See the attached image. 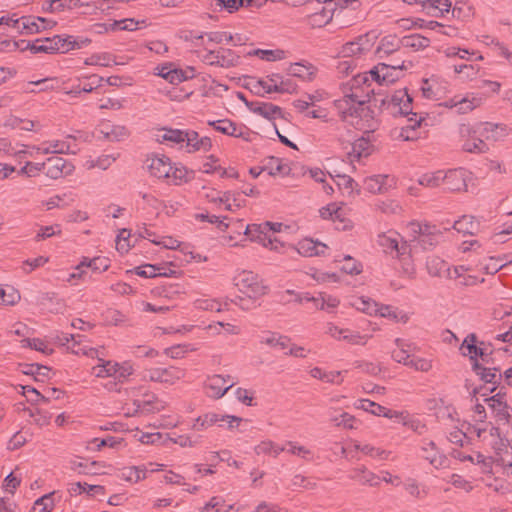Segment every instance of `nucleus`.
<instances>
[{
	"instance_id": "62",
	"label": "nucleus",
	"mask_w": 512,
	"mask_h": 512,
	"mask_svg": "<svg viewBox=\"0 0 512 512\" xmlns=\"http://www.w3.org/2000/svg\"><path fill=\"white\" fill-rule=\"evenodd\" d=\"M484 102V97L479 93H467L462 98H459V113L465 114L471 112L477 107H480Z\"/></svg>"
},
{
	"instance_id": "8",
	"label": "nucleus",
	"mask_w": 512,
	"mask_h": 512,
	"mask_svg": "<svg viewBox=\"0 0 512 512\" xmlns=\"http://www.w3.org/2000/svg\"><path fill=\"white\" fill-rule=\"evenodd\" d=\"M289 227L281 222L265 221L263 223L248 224L245 228L246 235L251 242L258 243L262 247L274 252H281L284 243L275 234L286 231Z\"/></svg>"
},
{
	"instance_id": "15",
	"label": "nucleus",
	"mask_w": 512,
	"mask_h": 512,
	"mask_svg": "<svg viewBox=\"0 0 512 512\" xmlns=\"http://www.w3.org/2000/svg\"><path fill=\"white\" fill-rule=\"evenodd\" d=\"M377 35L374 32H368L358 36L356 39L345 43L340 51L341 57L362 58L366 56L374 47Z\"/></svg>"
},
{
	"instance_id": "28",
	"label": "nucleus",
	"mask_w": 512,
	"mask_h": 512,
	"mask_svg": "<svg viewBox=\"0 0 512 512\" xmlns=\"http://www.w3.org/2000/svg\"><path fill=\"white\" fill-rule=\"evenodd\" d=\"M294 249L303 257L326 256L329 252L327 244L308 237L299 240Z\"/></svg>"
},
{
	"instance_id": "38",
	"label": "nucleus",
	"mask_w": 512,
	"mask_h": 512,
	"mask_svg": "<svg viewBox=\"0 0 512 512\" xmlns=\"http://www.w3.org/2000/svg\"><path fill=\"white\" fill-rule=\"evenodd\" d=\"M460 352L463 356L470 358L472 365L476 361L484 362L487 357L482 349L476 345V337L474 334L467 335L460 346Z\"/></svg>"
},
{
	"instance_id": "27",
	"label": "nucleus",
	"mask_w": 512,
	"mask_h": 512,
	"mask_svg": "<svg viewBox=\"0 0 512 512\" xmlns=\"http://www.w3.org/2000/svg\"><path fill=\"white\" fill-rule=\"evenodd\" d=\"M44 163L46 176L50 179L56 180L71 175L75 170L70 161L61 157H49Z\"/></svg>"
},
{
	"instance_id": "48",
	"label": "nucleus",
	"mask_w": 512,
	"mask_h": 512,
	"mask_svg": "<svg viewBox=\"0 0 512 512\" xmlns=\"http://www.w3.org/2000/svg\"><path fill=\"white\" fill-rule=\"evenodd\" d=\"M377 303L367 296H353L348 300V305L368 316H374L377 311Z\"/></svg>"
},
{
	"instance_id": "58",
	"label": "nucleus",
	"mask_w": 512,
	"mask_h": 512,
	"mask_svg": "<svg viewBox=\"0 0 512 512\" xmlns=\"http://www.w3.org/2000/svg\"><path fill=\"white\" fill-rule=\"evenodd\" d=\"M350 478L369 486H378L381 482L380 475L367 470L365 467L355 468L351 472Z\"/></svg>"
},
{
	"instance_id": "44",
	"label": "nucleus",
	"mask_w": 512,
	"mask_h": 512,
	"mask_svg": "<svg viewBox=\"0 0 512 512\" xmlns=\"http://www.w3.org/2000/svg\"><path fill=\"white\" fill-rule=\"evenodd\" d=\"M347 372V370L327 371L320 367H313L309 370V374L312 378L320 380L324 383L337 385L341 384L344 381V374Z\"/></svg>"
},
{
	"instance_id": "47",
	"label": "nucleus",
	"mask_w": 512,
	"mask_h": 512,
	"mask_svg": "<svg viewBox=\"0 0 512 512\" xmlns=\"http://www.w3.org/2000/svg\"><path fill=\"white\" fill-rule=\"evenodd\" d=\"M422 457L435 468L443 467L445 457L432 441H424L421 447Z\"/></svg>"
},
{
	"instance_id": "26",
	"label": "nucleus",
	"mask_w": 512,
	"mask_h": 512,
	"mask_svg": "<svg viewBox=\"0 0 512 512\" xmlns=\"http://www.w3.org/2000/svg\"><path fill=\"white\" fill-rule=\"evenodd\" d=\"M65 45L64 36L55 35L49 38L37 39L29 44L28 48L32 53H67Z\"/></svg>"
},
{
	"instance_id": "46",
	"label": "nucleus",
	"mask_w": 512,
	"mask_h": 512,
	"mask_svg": "<svg viewBox=\"0 0 512 512\" xmlns=\"http://www.w3.org/2000/svg\"><path fill=\"white\" fill-rule=\"evenodd\" d=\"M193 307L196 310L208 311V312H221L227 306V301H223L219 298H212L209 296H201L193 301Z\"/></svg>"
},
{
	"instance_id": "33",
	"label": "nucleus",
	"mask_w": 512,
	"mask_h": 512,
	"mask_svg": "<svg viewBox=\"0 0 512 512\" xmlns=\"http://www.w3.org/2000/svg\"><path fill=\"white\" fill-rule=\"evenodd\" d=\"M417 251L411 246L407 249V245L397 252L395 255L399 262L400 272L403 276L413 278L416 273V267L414 263V257Z\"/></svg>"
},
{
	"instance_id": "4",
	"label": "nucleus",
	"mask_w": 512,
	"mask_h": 512,
	"mask_svg": "<svg viewBox=\"0 0 512 512\" xmlns=\"http://www.w3.org/2000/svg\"><path fill=\"white\" fill-rule=\"evenodd\" d=\"M151 136L159 144L176 146L189 153L207 152L212 148V140L207 136L200 137L194 130L159 127L151 131Z\"/></svg>"
},
{
	"instance_id": "53",
	"label": "nucleus",
	"mask_w": 512,
	"mask_h": 512,
	"mask_svg": "<svg viewBox=\"0 0 512 512\" xmlns=\"http://www.w3.org/2000/svg\"><path fill=\"white\" fill-rule=\"evenodd\" d=\"M86 66L111 67L117 64L115 56L110 52H95L87 56L84 61Z\"/></svg>"
},
{
	"instance_id": "34",
	"label": "nucleus",
	"mask_w": 512,
	"mask_h": 512,
	"mask_svg": "<svg viewBox=\"0 0 512 512\" xmlns=\"http://www.w3.org/2000/svg\"><path fill=\"white\" fill-rule=\"evenodd\" d=\"M128 272L134 273L137 276L143 278H153L156 276H175L177 272L173 270L171 267L166 265H153V264H145L138 267H135L133 270H129Z\"/></svg>"
},
{
	"instance_id": "23",
	"label": "nucleus",
	"mask_w": 512,
	"mask_h": 512,
	"mask_svg": "<svg viewBox=\"0 0 512 512\" xmlns=\"http://www.w3.org/2000/svg\"><path fill=\"white\" fill-rule=\"evenodd\" d=\"M377 128L378 126L375 129L369 131L360 129L364 132V135L352 142L351 150L348 152V155L352 160H361L362 158H367L374 152L375 146L371 132H374Z\"/></svg>"
},
{
	"instance_id": "42",
	"label": "nucleus",
	"mask_w": 512,
	"mask_h": 512,
	"mask_svg": "<svg viewBox=\"0 0 512 512\" xmlns=\"http://www.w3.org/2000/svg\"><path fill=\"white\" fill-rule=\"evenodd\" d=\"M217 54L216 67L230 69L237 67L242 63V57L240 54L230 48H218Z\"/></svg>"
},
{
	"instance_id": "35",
	"label": "nucleus",
	"mask_w": 512,
	"mask_h": 512,
	"mask_svg": "<svg viewBox=\"0 0 512 512\" xmlns=\"http://www.w3.org/2000/svg\"><path fill=\"white\" fill-rule=\"evenodd\" d=\"M97 130L109 141H123L129 136V130L125 126L112 124L109 121L102 122Z\"/></svg>"
},
{
	"instance_id": "22",
	"label": "nucleus",
	"mask_w": 512,
	"mask_h": 512,
	"mask_svg": "<svg viewBox=\"0 0 512 512\" xmlns=\"http://www.w3.org/2000/svg\"><path fill=\"white\" fill-rule=\"evenodd\" d=\"M409 229L412 233V239H410L411 247L417 251L418 246L423 249H427L437 242V235L430 231V227L427 225H421L419 223H410Z\"/></svg>"
},
{
	"instance_id": "3",
	"label": "nucleus",
	"mask_w": 512,
	"mask_h": 512,
	"mask_svg": "<svg viewBox=\"0 0 512 512\" xmlns=\"http://www.w3.org/2000/svg\"><path fill=\"white\" fill-rule=\"evenodd\" d=\"M233 285L240 293L234 302L242 310L258 307L261 299L269 292V286L265 280L259 274L246 269L235 273Z\"/></svg>"
},
{
	"instance_id": "14",
	"label": "nucleus",
	"mask_w": 512,
	"mask_h": 512,
	"mask_svg": "<svg viewBox=\"0 0 512 512\" xmlns=\"http://www.w3.org/2000/svg\"><path fill=\"white\" fill-rule=\"evenodd\" d=\"M140 389L131 388L127 390V402L123 405V414L127 417H133L143 413H149L153 411L152 400L153 395L141 393Z\"/></svg>"
},
{
	"instance_id": "59",
	"label": "nucleus",
	"mask_w": 512,
	"mask_h": 512,
	"mask_svg": "<svg viewBox=\"0 0 512 512\" xmlns=\"http://www.w3.org/2000/svg\"><path fill=\"white\" fill-rule=\"evenodd\" d=\"M97 465L104 466V462L89 461L80 457H74L69 461V468L79 474H97L94 470Z\"/></svg>"
},
{
	"instance_id": "19",
	"label": "nucleus",
	"mask_w": 512,
	"mask_h": 512,
	"mask_svg": "<svg viewBox=\"0 0 512 512\" xmlns=\"http://www.w3.org/2000/svg\"><path fill=\"white\" fill-rule=\"evenodd\" d=\"M186 370L177 366H169L167 368H150L144 373V378L153 382L165 385H174L186 377Z\"/></svg>"
},
{
	"instance_id": "16",
	"label": "nucleus",
	"mask_w": 512,
	"mask_h": 512,
	"mask_svg": "<svg viewBox=\"0 0 512 512\" xmlns=\"http://www.w3.org/2000/svg\"><path fill=\"white\" fill-rule=\"evenodd\" d=\"M154 74L160 76L170 84L177 85L193 79L196 76V70L192 66L179 68L172 62H166L155 67Z\"/></svg>"
},
{
	"instance_id": "39",
	"label": "nucleus",
	"mask_w": 512,
	"mask_h": 512,
	"mask_svg": "<svg viewBox=\"0 0 512 512\" xmlns=\"http://www.w3.org/2000/svg\"><path fill=\"white\" fill-rule=\"evenodd\" d=\"M244 56L256 57L265 62H278L287 58V52L280 48L273 49H251L247 51Z\"/></svg>"
},
{
	"instance_id": "21",
	"label": "nucleus",
	"mask_w": 512,
	"mask_h": 512,
	"mask_svg": "<svg viewBox=\"0 0 512 512\" xmlns=\"http://www.w3.org/2000/svg\"><path fill=\"white\" fill-rule=\"evenodd\" d=\"M42 154H76L79 147L76 137L67 135L64 139H51L40 143Z\"/></svg>"
},
{
	"instance_id": "17",
	"label": "nucleus",
	"mask_w": 512,
	"mask_h": 512,
	"mask_svg": "<svg viewBox=\"0 0 512 512\" xmlns=\"http://www.w3.org/2000/svg\"><path fill=\"white\" fill-rule=\"evenodd\" d=\"M382 106L392 115L412 114V98L406 89L396 90L382 99Z\"/></svg>"
},
{
	"instance_id": "49",
	"label": "nucleus",
	"mask_w": 512,
	"mask_h": 512,
	"mask_svg": "<svg viewBox=\"0 0 512 512\" xmlns=\"http://www.w3.org/2000/svg\"><path fill=\"white\" fill-rule=\"evenodd\" d=\"M328 415L329 420L337 427L357 429L359 426V421L349 413L330 409Z\"/></svg>"
},
{
	"instance_id": "55",
	"label": "nucleus",
	"mask_w": 512,
	"mask_h": 512,
	"mask_svg": "<svg viewBox=\"0 0 512 512\" xmlns=\"http://www.w3.org/2000/svg\"><path fill=\"white\" fill-rule=\"evenodd\" d=\"M484 401L487 402L488 406L500 420L508 421L511 416V408L503 401L502 396L497 394L493 397L485 398Z\"/></svg>"
},
{
	"instance_id": "36",
	"label": "nucleus",
	"mask_w": 512,
	"mask_h": 512,
	"mask_svg": "<svg viewBox=\"0 0 512 512\" xmlns=\"http://www.w3.org/2000/svg\"><path fill=\"white\" fill-rule=\"evenodd\" d=\"M260 344L269 348L285 351L290 346V338L273 331H264L259 336Z\"/></svg>"
},
{
	"instance_id": "40",
	"label": "nucleus",
	"mask_w": 512,
	"mask_h": 512,
	"mask_svg": "<svg viewBox=\"0 0 512 512\" xmlns=\"http://www.w3.org/2000/svg\"><path fill=\"white\" fill-rule=\"evenodd\" d=\"M287 72L290 76L310 82L315 78L317 68L309 62H296L289 65Z\"/></svg>"
},
{
	"instance_id": "64",
	"label": "nucleus",
	"mask_w": 512,
	"mask_h": 512,
	"mask_svg": "<svg viewBox=\"0 0 512 512\" xmlns=\"http://www.w3.org/2000/svg\"><path fill=\"white\" fill-rule=\"evenodd\" d=\"M454 230L462 234H474L479 229V222L471 215H464L453 224Z\"/></svg>"
},
{
	"instance_id": "37",
	"label": "nucleus",
	"mask_w": 512,
	"mask_h": 512,
	"mask_svg": "<svg viewBox=\"0 0 512 512\" xmlns=\"http://www.w3.org/2000/svg\"><path fill=\"white\" fill-rule=\"evenodd\" d=\"M263 169L270 176H287L291 172V167L287 160L274 156L264 159Z\"/></svg>"
},
{
	"instance_id": "5",
	"label": "nucleus",
	"mask_w": 512,
	"mask_h": 512,
	"mask_svg": "<svg viewBox=\"0 0 512 512\" xmlns=\"http://www.w3.org/2000/svg\"><path fill=\"white\" fill-rule=\"evenodd\" d=\"M440 419L448 429V439L454 444L463 446L469 438L476 436L474 427L480 424H489L485 422V408L481 404L474 407V424L463 422L460 420L458 413L453 408H445L440 412Z\"/></svg>"
},
{
	"instance_id": "25",
	"label": "nucleus",
	"mask_w": 512,
	"mask_h": 512,
	"mask_svg": "<svg viewBox=\"0 0 512 512\" xmlns=\"http://www.w3.org/2000/svg\"><path fill=\"white\" fill-rule=\"evenodd\" d=\"M475 269L470 265H458L447 269V277L457 281L461 286H475L484 282L483 277H479L472 272Z\"/></svg>"
},
{
	"instance_id": "1",
	"label": "nucleus",
	"mask_w": 512,
	"mask_h": 512,
	"mask_svg": "<svg viewBox=\"0 0 512 512\" xmlns=\"http://www.w3.org/2000/svg\"><path fill=\"white\" fill-rule=\"evenodd\" d=\"M408 65L405 61L399 64L389 65L378 63L369 71L355 76L343 88V96L333 102L341 119L356 129L373 130L379 126L374 112L367 103L368 92L360 88L361 84L370 87L372 83L379 86H388L403 77V71Z\"/></svg>"
},
{
	"instance_id": "10",
	"label": "nucleus",
	"mask_w": 512,
	"mask_h": 512,
	"mask_svg": "<svg viewBox=\"0 0 512 512\" xmlns=\"http://www.w3.org/2000/svg\"><path fill=\"white\" fill-rule=\"evenodd\" d=\"M247 85L253 93L260 96L272 93L291 94L297 90L295 82L278 73H272L263 78H251Z\"/></svg>"
},
{
	"instance_id": "30",
	"label": "nucleus",
	"mask_w": 512,
	"mask_h": 512,
	"mask_svg": "<svg viewBox=\"0 0 512 512\" xmlns=\"http://www.w3.org/2000/svg\"><path fill=\"white\" fill-rule=\"evenodd\" d=\"M402 241L401 235L395 230H388L380 233L377 238L378 245L385 253L396 254L406 246V242L400 245Z\"/></svg>"
},
{
	"instance_id": "9",
	"label": "nucleus",
	"mask_w": 512,
	"mask_h": 512,
	"mask_svg": "<svg viewBox=\"0 0 512 512\" xmlns=\"http://www.w3.org/2000/svg\"><path fill=\"white\" fill-rule=\"evenodd\" d=\"M379 329V326L371 321H367V327L362 330L344 327L335 322H327L325 334L335 341L353 346H365L373 337V333Z\"/></svg>"
},
{
	"instance_id": "12",
	"label": "nucleus",
	"mask_w": 512,
	"mask_h": 512,
	"mask_svg": "<svg viewBox=\"0 0 512 512\" xmlns=\"http://www.w3.org/2000/svg\"><path fill=\"white\" fill-rule=\"evenodd\" d=\"M77 80L80 82L82 80H85L86 82L83 84V86L76 85L71 87L70 89L63 86L64 93L67 95H71L74 97L81 96L82 93H91L98 87L102 85V82L104 81V78L102 76H99L97 74H83L77 77ZM52 82L51 85H47L45 89H53L55 87H59L60 85H65L66 80L64 78L61 79H42L33 82V84L39 85L42 83Z\"/></svg>"
},
{
	"instance_id": "24",
	"label": "nucleus",
	"mask_w": 512,
	"mask_h": 512,
	"mask_svg": "<svg viewBox=\"0 0 512 512\" xmlns=\"http://www.w3.org/2000/svg\"><path fill=\"white\" fill-rule=\"evenodd\" d=\"M234 384L235 382L229 375H212L205 381L204 389L208 397L219 399L223 397Z\"/></svg>"
},
{
	"instance_id": "2",
	"label": "nucleus",
	"mask_w": 512,
	"mask_h": 512,
	"mask_svg": "<svg viewBox=\"0 0 512 512\" xmlns=\"http://www.w3.org/2000/svg\"><path fill=\"white\" fill-rule=\"evenodd\" d=\"M461 147L469 153H485L487 141H497L506 135V127L490 122L462 124L459 128Z\"/></svg>"
},
{
	"instance_id": "45",
	"label": "nucleus",
	"mask_w": 512,
	"mask_h": 512,
	"mask_svg": "<svg viewBox=\"0 0 512 512\" xmlns=\"http://www.w3.org/2000/svg\"><path fill=\"white\" fill-rule=\"evenodd\" d=\"M246 203L241 192L228 190L222 193L220 207L230 212H236L245 207Z\"/></svg>"
},
{
	"instance_id": "43",
	"label": "nucleus",
	"mask_w": 512,
	"mask_h": 512,
	"mask_svg": "<svg viewBox=\"0 0 512 512\" xmlns=\"http://www.w3.org/2000/svg\"><path fill=\"white\" fill-rule=\"evenodd\" d=\"M228 130L225 131L226 136L242 139L245 142L253 143L258 139V133L252 131L243 123L230 120Z\"/></svg>"
},
{
	"instance_id": "31",
	"label": "nucleus",
	"mask_w": 512,
	"mask_h": 512,
	"mask_svg": "<svg viewBox=\"0 0 512 512\" xmlns=\"http://www.w3.org/2000/svg\"><path fill=\"white\" fill-rule=\"evenodd\" d=\"M394 344L395 348L391 352L392 359L397 363L407 366V364L410 362L412 354L417 349L416 345L401 338H396Z\"/></svg>"
},
{
	"instance_id": "20",
	"label": "nucleus",
	"mask_w": 512,
	"mask_h": 512,
	"mask_svg": "<svg viewBox=\"0 0 512 512\" xmlns=\"http://www.w3.org/2000/svg\"><path fill=\"white\" fill-rule=\"evenodd\" d=\"M450 82L440 75L433 74L424 78L421 83L423 97L432 100H439L450 92Z\"/></svg>"
},
{
	"instance_id": "60",
	"label": "nucleus",
	"mask_w": 512,
	"mask_h": 512,
	"mask_svg": "<svg viewBox=\"0 0 512 512\" xmlns=\"http://www.w3.org/2000/svg\"><path fill=\"white\" fill-rule=\"evenodd\" d=\"M484 362L476 361L473 364V370L480 379L486 383L495 384L501 379L502 374L496 368L485 367Z\"/></svg>"
},
{
	"instance_id": "54",
	"label": "nucleus",
	"mask_w": 512,
	"mask_h": 512,
	"mask_svg": "<svg viewBox=\"0 0 512 512\" xmlns=\"http://www.w3.org/2000/svg\"><path fill=\"white\" fill-rule=\"evenodd\" d=\"M352 446L355 450L360 451L364 455L376 460H387L391 454V452L388 450H385L381 447H376L368 443L361 444L357 441H353Z\"/></svg>"
},
{
	"instance_id": "18",
	"label": "nucleus",
	"mask_w": 512,
	"mask_h": 512,
	"mask_svg": "<svg viewBox=\"0 0 512 512\" xmlns=\"http://www.w3.org/2000/svg\"><path fill=\"white\" fill-rule=\"evenodd\" d=\"M444 174L443 184L451 192L467 191L474 180L473 173L462 167L444 169Z\"/></svg>"
},
{
	"instance_id": "56",
	"label": "nucleus",
	"mask_w": 512,
	"mask_h": 512,
	"mask_svg": "<svg viewBox=\"0 0 512 512\" xmlns=\"http://www.w3.org/2000/svg\"><path fill=\"white\" fill-rule=\"evenodd\" d=\"M431 41L421 34H410L402 38V47L413 52H418L429 47Z\"/></svg>"
},
{
	"instance_id": "41",
	"label": "nucleus",
	"mask_w": 512,
	"mask_h": 512,
	"mask_svg": "<svg viewBox=\"0 0 512 512\" xmlns=\"http://www.w3.org/2000/svg\"><path fill=\"white\" fill-rule=\"evenodd\" d=\"M306 174L316 183L321 185L322 192L327 196H332L334 188L331 181H334L332 175L328 172L323 171L318 167L310 168Z\"/></svg>"
},
{
	"instance_id": "52",
	"label": "nucleus",
	"mask_w": 512,
	"mask_h": 512,
	"mask_svg": "<svg viewBox=\"0 0 512 512\" xmlns=\"http://www.w3.org/2000/svg\"><path fill=\"white\" fill-rule=\"evenodd\" d=\"M452 3L449 0H427L423 12L431 17H444L449 13Z\"/></svg>"
},
{
	"instance_id": "13",
	"label": "nucleus",
	"mask_w": 512,
	"mask_h": 512,
	"mask_svg": "<svg viewBox=\"0 0 512 512\" xmlns=\"http://www.w3.org/2000/svg\"><path fill=\"white\" fill-rule=\"evenodd\" d=\"M319 217L331 222L340 231L351 230L354 226L343 202H330L318 210Z\"/></svg>"
},
{
	"instance_id": "61",
	"label": "nucleus",
	"mask_w": 512,
	"mask_h": 512,
	"mask_svg": "<svg viewBox=\"0 0 512 512\" xmlns=\"http://www.w3.org/2000/svg\"><path fill=\"white\" fill-rule=\"evenodd\" d=\"M444 177V169L427 171L419 176L417 182L426 188H437L443 184Z\"/></svg>"
},
{
	"instance_id": "11",
	"label": "nucleus",
	"mask_w": 512,
	"mask_h": 512,
	"mask_svg": "<svg viewBox=\"0 0 512 512\" xmlns=\"http://www.w3.org/2000/svg\"><path fill=\"white\" fill-rule=\"evenodd\" d=\"M104 348L98 350V363L91 368V374L97 378L112 377L118 381H125L134 372L131 361L116 362L104 359Z\"/></svg>"
},
{
	"instance_id": "51",
	"label": "nucleus",
	"mask_w": 512,
	"mask_h": 512,
	"mask_svg": "<svg viewBox=\"0 0 512 512\" xmlns=\"http://www.w3.org/2000/svg\"><path fill=\"white\" fill-rule=\"evenodd\" d=\"M402 47V38H398L396 35H386L381 38L376 52L380 58L388 56Z\"/></svg>"
},
{
	"instance_id": "57",
	"label": "nucleus",
	"mask_w": 512,
	"mask_h": 512,
	"mask_svg": "<svg viewBox=\"0 0 512 512\" xmlns=\"http://www.w3.org/2000/svg\"><path fill=\"white\" fill-rule=\"evenodd\" d=\"M118 157L119 154H103L97 158L89 157L84 161L83 167L87 170L95 168L106 170L117 160Z\"/></svg>"
},
{
	"instance_id": "32",
	"label": "nucleus",
	"mask_w": 512,
	"mask_h": 512,
	"mask_svg": "<svg viewBox=\"0 0 512 512\" xmlns=\"http://www.w3.org/2000/svg\"><path fill=\"white\" fill-rule=\"evenodd\" d=\"M363 185L370 193H384L395 186V180L389 175H372L365 178Z\"/></svg>"
},
{
	"instance_id": "6",
	"label": "nucleus",
	"mask_w": 512,
	"mask_h": 512,
	"mask_svg": "<svg viewBox=\"0 0 512 512\" xmlns=\"http://www.w3.org/2000/svg\"><path fill=\"white\" fill-rule=\"evenodd\" d=\"M147 173L170 185H181L189 180V172L181 163L173 162L164 154H150L145 160Z\"/></svg>"
},
{
	"instance_id": "29",
	"label": "nucleus",
	"mask_w": 512,
	"mask_h": 512,
	"mask_svg": "<svg viewBox=\"0 0 512 512\" xmlns=\"http://www.w3.org/2000/svg\"><path fill=\"white\" fill-rule=\"evenodd\" d=\"M354 407L356 409H360V410H363L365 412H368L374 416H383V417H386V418H389V419H394V418H401V419H404L402 417V413L400 412H397V411H394V410H391V409H388L378 403H375L369 399H359L357 400L355 403H354Z\"/></svg>"
},
{
	"instance_id": "7",
	"label": "nucleus",
	"mask_w": 512,
	"mask_h": 512,
	"mask_svg": "<svg viewBox=\"0 0 512 512\" xmlns=\"http://www.w3.org/2000/svg\"><path fill=\"white\" fill-rule=\"evenodd\" d=\"M476 437L494 451L493 460L509 474L512 468V447L507 439L500 436L499 431L492 424H480L474 427Z\"/></svg>"
},
{
	"instance_id": "63",
	"label": "nucleus",
	"mask_w": 512,
	"mask_h": 512,
	"mask_svg": "<svg viewBox=\"0 0 512 512\" xmlns=\"http://www.w3.org/2000/svg\"><path fill=\"white\" fill-rule=\"evenodd\" d=\"M338 189L345 196H353L359 194V186L355 180L348 175H337L334 179Z\"/></svg>"
},
{
	"instance_id": "50",
	"label": "nucleus",
	"mask_w": 512,
	"mask_h": 512,
	"mask_svg": "<svg viewBox=\"0 0 512 512\" xmlns=\"http://www.w3.org/2000/svg\"><path fill=\"white\" fill-rule=\"evenodd\" d=\"M375 317L386 318L395 322L406 323L409 320L408 313L399 310L390 305H384L377 303V311L374 314Z\"/></svg>"
}]
</instances>
